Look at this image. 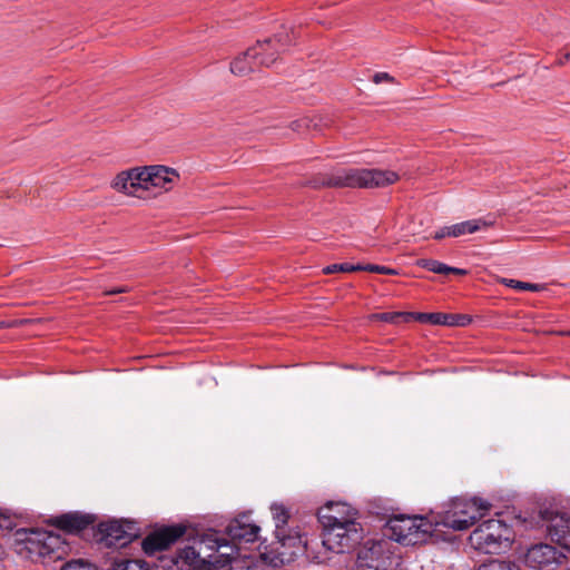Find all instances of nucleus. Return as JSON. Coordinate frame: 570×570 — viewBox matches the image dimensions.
Instances as JSON below:
<instances>
[{
    "mask_svg": "<svg viewBox=\"0 0 570 570\" xmlns=\"http://www.w3.org/2000/svg\"><path fill=\"white\" fill-rule=\"evenodd\" d=\"M362 264H350V263H340L332 264L325 266L322 269V273L325 275L334 274V273H352V272H361Z\"/></svg>",
    "mask_w": 570,
    "mask_h": 570,
    "instance_id": "a878e982",
    "label": "nucleus"
},
{
    "mask_svg": "<svg viewBox=\"0 0 570 570\" xmlns=\"http://www.w3.org/2000/svg\"><path fill=\"white\" fill-rule=\"evenodd\" d=\"M114 570H150L146 561L140 559H121L114 564Z\"/></svg>",
    "mask_w": 570,
    "mask_h": 570,
    "instance_id": "5701e85b",
    "label": "nucleus"
},
{
    "mask_svg": "<svg viewBox=\"0 0 570 570\" xmlns=\"http://www.w3.org/2000/svg\"><path fill=\"white\" fill-rule=\"evenodd\" d=\"M443 313H422V312H410L407 320L416 321L423 324L442 325Z\"/></svg>",
    "mask_w": 570,
    "mask_h": 570,
    "instance_id": "412c9836",
    "label": "nucleus"
},
{
    "mask_svg": "<svg viewBox=\"0 0 570 570\" xmlns=\"http://www.w3.org/2000/svg\"><path fill=\"white\" fill-rule=\"evenodd\" d=\"M222 548H229L230 553L234 548L230 547L225 539L219 538L218 533L213 531L202 534L194 541L193 546H186L170 558L171 566H165L167 570H189L209 569V567H222L226 561L220 562L216 553Z\"/></svg>",
    "mask_w": 570,
    "mask_h": 570,
    "instance_id": "f03ea898",
    "label": "nucleus"
},
{
    "mask_svg": "<svg viewBox=\"0 0 570 570\" xmlns=\"http://www.w3.org/2000/svg\"><path fill=\"white\" fill-rule=\"evenodd\" d=\"M391 538L403 544H416L431 532V527L422 517L400 515L389 521Z\"/></svg>",
    "mask_w": 570,
    "mask_h": 570,
    "instance_id": "6e6552de",
    "label": "nucleus"
},
{
    "mask_svg": "<svg viewBox=\"0 0 570 570\" xmlns=\"http://www.w3.org/2000/svg\"><path fill=\"white\" fill-rule=\"evenodd\" d=\"M264 43L257 41L255 46L247 49L230 62L232 73L238 77H244L258 70L261 67L257 63V59L259 56L264 55Z\"/></svg>",
    "mask_w": 570,
    "mask_h": 570,
    "instance_id": "2eb2a0df",
    "label": "nucleus"
},
{
    "mask_svg": "<svg viewBox=\"0 0 570 570\" xmlns=\"http://www.w3.org/2000/svg\"><path fill=\"white\" fill-rule=\"evenodd\" d=\"M357 564L361 568L387 570L392 564V560L385 550V543L380 541H366L357 552Z\"/></svg>",
    "mask_w": 570,
    "mask_h": 570,
    "instance_id": "4468645a",
    "label": "nucleus"
},
{
    "mask_svg": "<svg viewBox=\"0 0 570 570\" xmlns=\"http://www.w3.org/2000/svg\"><path fill=\"white\" fill-rule=\"evenodd\" d=\"M101 541L108 548H124L138 538V528L128 520H110L99 524Z\"/></svg>",
    "mask_w": 570,
    "mask_h": 570,
    "instance_id": "1a4fd4ad",
    "label": "nucleus"
},
{
    "mask_svg": "<svg viewBox=\"0 0 570 570\" xmlns=\"http://www.w3.org/2000/svg\"><path fill=\"white\" fill-rule=\"evenodd\" d=\"M538 528L561 547L570 549V514L554 507H541L533 517Z\"/></svg>",
    "mask_w": 570,
    "mask_h": 570,
    "instance_id": "423d86ee",
    "label": "nucleus"
},
{
    "mask_svg": "<svg viewBox=\"0 0 570 570\" xmlns=\"http://www.w3.org/2000/svg\"><path fill=\"white\" fill-rule=\"evenodd\" d=\"M295 39L296 36L294 29L288 30L284 28L272 38H267L261 41V43H264V47H271L273 43L278 50H281L282 53H284L292 45L295 43Z\"/></svg>",
    "mask_w": 570,
    "mask_h": 570,
    "instance_id": "aec40b11",
    "label": "nucleus"
},
{
    "mask_svg": "<svg viewBox=\"0 0 570 570\" xmlns=\"http://www.w3.org/2000/svg\"><path fill=\"white\" fill-rule=\"evenodd\" d=\"M493 225L492 220L482 218L464 220L449 226L446 230L449 237H460L465 234H473L482 229H487Z\"/></svg>",
    "mask_w": 570,
    "mask_h": 570,
    "instance_id": "6ab92c4d",
    "label": "nucleus"
},
{
    "mask_svg": "<svg viewBox=\"0 0 570 570\" xmlns=\"http://www.w3.org/2000/svg\"><path fill=\"white\" fill-rule=\"evenodd\" d=\"M448 274L465 275L466 271L458 267L449 266Z\"/></svg>",
    "mask_w": 570,
    "mask_h": 570,
    "instance_id": "4c0bfd02",
    "label": "nucleus"
},
{
    "mask_svg": "<svg viewBox=\"0 0 570 570\" xmlns=\"http://www.w3.org/2000/svg\"><path fill=\"white\" fill-rule=\"evenodd\" d=\"M356 511L345 503H330L321 508L317 518L323 527V546L335 553L354 549L363 539V529L356 522Z\"/></svg>",
    "mask_w": 570,
    "mask_h": 570,
    "instance_id": "f257e3e1",
    "label": "nucleus"
},
{
    "mask_svg": "<svg viewBox=\"0 0 570 570\" xmlns=\"http://www.w3.org/2000/svg\"><path fill=\"white\" fill-rule=\"evenodd\" d=\"M150 188L157 187L164 190H169L173 187L174 180L178 178L175 169L165 166H150V174L147 175Z\"/></svg>",
    "mask_w": 570,
    "mask_h": 570,
    "instance_id": "a211bd4d",
    "label": "nucleus"
},
{
    "mask_svg": "<svg viewBox=\"0 0 570 570\" xmlns=\"http://www.w3.org/2000/svg\"><path fill=\"white\" fill-rule=\"evenodd\" d=\"M95 521V518L90 514H85L80 512H69L63 513L61 515H57L52 524L60 530H63L68 533H77L89 525H91Z\"/></svg>",
    "mask_w": 570,
    "mask_h": 570,
    "instance_id": "f3484780",
    "label": "nucleus"
},
{
    "mask_svg": "<svg viewBox=\"0 0 570 570\" xmlns=\"http://www.w3.org/2000/svg\"><path fill=\"white\" fill-rule=\"evenodd\" d=\"M282 55L273 43L271 47L265 46L264 55L259 56L257 63L259 67H271Z\"/></svg>",
    "mask_w": 570,
    "mask_h": 570,
    "instance_id": "bb28decb",
    "label": "nucleus"
},
{
    "mask_svg": "<svg viewBox=\"0 0 570 570\" xmlns=\"http://www.w3.org/2000/svg\"><path fill=\"white\" fill-rule=\"evenodd\" d=\"M564 554L548 543L530 547L523 558L525 566L534 570H556L564 559Z\"/></svg>",
    "mask_w": 570,
    "mask_h": 570,
    "instance_id": "9d476101",
    "label": "nucleus"
},
{
    "mask_svg": "<svg viewBox=\"0 0 570 570\" xmlns=\"http://www.w3.org/2000/svg\"><path fill=\"white\" fill-rule=\"evenodd\" d=\"M14 538L20 547L19 553L26 551L30 559L60 560L69 551V546L59 534L42 529L20 528L16 530Z\"/></svg>",
    "mask_w": 570,
    "mask_h": 570,
    "instance_id": "20e7f679",
    "label": "nucleus"
},
{
    "mask_svg": "<svg viewBox=\"0 0 570 570\" xmlns=\"http://www.w3.org/2000/svg\"><path fill=\"white\" fill-rule=\"evenodd\" d=\"M409 314L410 312H385L373 314L371 317L385 323L400 324L410 322V320H407Z\"/></svg>",
    "mask_w": 570,
    "mask_h": 570,
    "instance_id": "4be33fe9",
    "label": "nucleus"
},
{
    "mask_svg": "<svg viewBox=\"0 0 570 570\" xmlns=\"http://www.w3.org/2000/svg\"><path fill=\"white\" fill-rule=\"evenodd\" d=\"M275 538L271 551L263 553L264 559L269 560L275 567L289 563L305 551L306 542L298 532L286 533V530H275Z\"/></svg>",
    "mask_w": 570,
    "mask_h": 570,
    "instance_id": "0eeeda50",
    "label": "nucleus"
},
{
    "mask_svg": "<svg viewBox=\"0 0 570 570\" xmlns=\"http://www.w3.org/2000/svg\"><path fill=\"white\" fill-rule=\"evenodd\" d=\"M448 228H449V226H444L440 230L435 232L433 238L440 240V239L449 236L446 233V230H449Z\"/></svg>",
    "mask_w": 570,
    "mask_h": 570,
    "instance_id": "e433bc0d",
    "label": "nucleus"
},
{
    "mask_svg": "<svg viewBox=\"0 0 570 570\" xmlns=\"http://www.w3.org/2000/svg\"><path fill=\"white\" fill-rule=\"evenodd\" d=\"M510 528L499 519H489L470 534L471 546L488 554H498L510 547Z\"/></svg>",
    "mask_w": 570,
    "mask_h": 570,
    "instance_id": "39448f33",
    "label": "nucleus"
},
{
    "mask_svg": "<svg viewBox=\"0 0 570 570\" xmlns=\"http://www.w3.org/2000/svg\"><path fill=\"white\" fill-rule=\"evenodd\" d=\"M312 127H316V124H314L313 120L307 117L294 120L291 124V129L297 132H303Z\"/></svg>",
    "mask_w": 570,
    "mask_h": 570,
    "instance_id": "473e14b6",
    "label": "nucleus"
},
{
    "mask_svg": "<svg viewBox=\"0 0 570 570\" xmlns=\"http://www.w3.org/2000/svg\"><path fill=\"white\" fill-rule=\"evenodd\" d=\"M509 286H511L513 288L523 289V291H530V292H537V291H539V287H540V285H538V284L524 283V282L514 281V279H510Z\"/></svg>",
    "mask_w": 570,
    "mask_h": 570,
    "instance_id": "f704fd0d",
    "label": "nucleus"
},
{
    "mask_svg": "<svg viewBox=\"0 0 570 570\" xmlns=\"http://www.w3.org/2000/svg\"><path fill=\"white\" fill-rule=\"evenodd\" d=\"M61 570H97V568L82 559L71 560L67 562Z\"/></svg>",
    "mask_w": 570,
    "mask_h": 570,
    "instance_id": "2f4dec72",
    "label": "nucleus"
},
{
    "mask_svg": "<svg viewBox=\"0 0 570 570\" xmlns=\"http://www.w3.org/2000/svg\"><path fill=\"white\" fill-rule=\"evenodd\" d=\"M469 503L471 507V512L475 513L478 518L482 517L483 513L491 508V504L481 498H473L469 500Z\"/></svg>",
    "mask_w": 570,
    "mask_h": 570,
    "instance_id": "c756f323",
    "label": "nucleus"
},
{
    "mask_svg": "<svg viewBox=\"0 0 570 570\" xmlns=\"http://www.w3.org/2000/svg\"><path fill=\"white\" fill-rule=\"evenodd\" d=\"M397 180L399 175L392 170L352 168L331 176L315 177L305 185L315 189L322 187L380 188Z\"/></svg>",
    "mask_w": 570,
    "mask_h": 570,
    "instance_id": "7ed1b4c3",
    "label": "nucleus"
},
{
    "mask_svg": "<svg viewBox=\"0 0 570 570\" xmlns=\"http://www.w3.org/2000/svg\"><path fill=\"white\" fill-rule=\"evenodd\" d=\"M9 325L6 322H3V321L0 322V330L6 328Z\"/></svg>",
    "mask_w": 570,
    "mask_h": 570,
    "instance_id": "a19ab883",
    "label": "nucleus"
},
{
    "mask_svg": "<svg viewBox=\"0 0 570 570\" xmlns=\"http://www.w3.org/2000/svg\"><path fill=\"white\" fill-rule=\"evenodd\" d=\"M228 557H229L228 552H223L219 554V558H228Z\"/></svg>",
    "mask_w": 570,
    "mask_h": 570,
    "instance_id": "79ce46f5",
    "label": "nucleus"
},
{
    "mask_svg": "<svg viewBox=\"0 0 570 570\" xmlns=\"http://www.w3.org/2000/svg\"><path fill=\"white\" fill-rule=\"evenodd\" d=\"M393 80H394V78L390 73H387V72H376L373 76V81L375 83H382V82H385V81L392 82Z\"/></svg>",
    "mask_w": 570,
    "mask_h": 570,
    "instance_id": "c9c22d12",
    "label": "nucleus"
},
{
    "mask_svg": "<svg viewBox=\"0 0 570 570\" xmlns=\"http://www.w3.org/2000/svg\"><path fill=\"white\" fill-rule=\"evenodd\" d=\"M443 324L445 326H466L471 323V317L465 314H446L442 316Z\"/></svg>",
    "mask_w": 570,
    "mask_h": 570,
    "instance_id": "c85d7f7f",
    "label": "nucleus"
},
{
    "mask_svg": "<svg viewBox=\"0 0 570 570\" xmlns=\"http://www.w3.org/2000/svg\"><path fill=\"white\" fill-rule=\"evenodd\" d=\"M185 533L186 527L183 524L166 525L150 532L141 541V548L146 554L154 556L158 551L168 549Z\"/></svg>",
    "mask_w": 570,
    "mask_h": 570,
    "instance_id": "9b49d317",
    "label": "nucleus"
},
{
    "mask_svg": "<svg viewBox=\"0 0 570 570\" xmlns=\"http://www.w3.org/2000/svg\"><path fill=\"white\" fill-rule=\"evenodd\" d=\"M127 291H128L127 287L121 286V287H117V288H114L111 291H108L105 294L106 295H114V294L126 293Z\"/></svg>",
    "mask_w": 570,
    "mask_h": 570,
    "instance_id": "58836bf2",
    "label": "nucleus"
},
{
    "mask_svg": "<svg viewBox=\"0 0 570 570\" xmlns=\"http://www.w3.org/2000/svg\"><path fill=\"white\" fill-rule=\"evenodd\" d=\"M259 527L248 522L246 514L232 520L226 527V533L233 541L254 542L258 538Z\"/></svg>",
    "mask_w": 570,
    "mask_h": 570,
    "instance_id": "dca6fc26",
    "label": "nucleus"
},
{
    "mask_svg": "<svg viewBox=\"0 0 570 570\" xmlns=\"http://www.w3.org/2000/svg\"><path fill=\"white\" fill-rule=\"evenodd\" d=\"M439 518L440 523L456 531L469 529L478 520V515L471 512L469 501L463 499L453 500L450 509L441 513Z\"/></svg>",
    "mask_w": 570,
    "mask_h": 570,
    "instance_id": "f8f14e48",
    "label": "nucleus"
},
{
    "mask_svg": "<svg viewBox=\"0 0 570 570\" xmlns=\"http://www.w3.org/2000/svg\"><path fill=\"white\" fill-rule=\"evenodd\" d=\"M564 61H570V51L564 53L563 59L560 60V65H562Z\"/></svg>",
    "mask_w": 570,
    "mask_h": 570,
    "instance_id": "ea45409f",
    "label": "nucleus"
},
{
    "mask_svg": "<svg viewBox=\"0 0 570 570\" xmlns=\"http://www.w3.org/2000/svg\"><path fill=\"white\" fill-rule=\"evenodd\" d=\"M476 570H513V564L510 561L490 560Z\"/></svg>",
    "mask_w": 570,
    "mask_h": 570,
    "instance_id": "7c9ffc66",
    "label": "nucleus"
},
{
    "mask_svg": "<svg viewBox=\"0 0 570 570\" xmlns=\"http://www.w3.org/2000/svg\"><path fill=\"white\" fill-rule=\"evenodd\" d=\"M273 519L275 521V530H285V525L287 524L289 513L287 509L282 504H273L271 507Z\"/></svg>",
    "mask_w": 570,
    "mask_h": 570,
    "instance_id": "b1692460",
    "label": "nucleus"
},
{
    "mask_svg": "<svg viewBox=\"0 0 570 570\" xmlns=\"http://www.w3.org/2000/svg\"><path fill=\"white\" fill-rule=\"evenodd\" d=\"M370 272V273H377V274H386V275H396L397 272L393 268L382 266V265H375V264H362L361 272Z\"/></svg>",
    "mask_w": 570,
    "mask_h": 570,
    "instance_id": "72a5a7b5",
    "label": "nucleus"
},
{
    "mask_svg": "<svg viewBox=\"0 0 570 570\" xmlns=\"http://www.w3.org/2000/svg\"><path fill=\"white\" fill-rule=\"evenodd\" d=\"M567 570H570V568H569V569H567Z\"/></svg>",
    "mask_w": 570,
    "mask_h": 570,
    "instance_id": "37998d69",
    "label": "nucleus"
},
{
    "mask_svg": "<svg viewBox=\"0 0 570 570\" xmlns=\"http://www.w3.org/2000/svg\"><path fill=\"white\" fill-rule=\"evenodd\" d=\"M417 265L429 272H433L436 274H448L449 269V266L446 264L431 258H422L417 262Z\"/></svg>",
    "mask_w": 570,
    "mask_h": 570,
    "instance_id": "cd10ccee",
    "label": "nucleus"
},
{
    "mask_svg": "<svg viewBox=\"0 0 570 570\" xmlns=\"http://www.w3.org/2000/svg\"><path fill=\"white\" fill-rule=\"evenodd\" d=\"M18 525V518L9 510L0 509V534L12 531Z\"/></svg>",
    "mask_w": 570,
    "mask_h": 570,
    "instance_id": "393cba45",
    "label": "nucleus"
},
{
    "mask_svg": "<svg viewBox=\"0 0 570 570\" xmlns=\"http://www.w3.org/2000/svg\"><path fill=\"white\" fill-rule=\"evenodd\" d=\"M150 174V166L144 168H131L118 174L114 181L112 187L121 193L130 196H139V190H148L150 184L147 175Z\"/></svg>",
    "mask_w": 570,
    "mask_h": 570,
    "instance_id": "ddd939ff",
    "label": "nucleus"
}]
</instances>
